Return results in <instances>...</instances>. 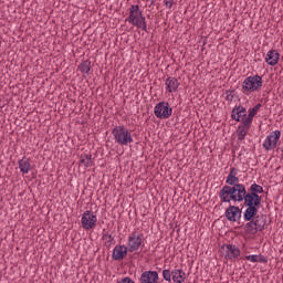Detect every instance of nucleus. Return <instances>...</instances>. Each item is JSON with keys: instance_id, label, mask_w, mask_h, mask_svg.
Returning a JSON list of instances; mask_svg holds the SVG:
<instances>
[{"instance_id": "1", "label": "nucleus", "mask_w": 283, "mask_h": 283, "mask_svg": "<svg viewBox=\"0 0 283 283\" xmlns=\"http://www.w3.org/2000/svg\"><path fill=\"white\" fill-rule=\"evenodd\" d=\"M260 193H264V187L258 184H252L244 191L241 197L243 213H260V209L262 208V196Z\"/></svg>"}, {"instance_id": "2", "label": "nucleus", "mask_w": 283, "mask_h": 283, "mask_svg": "<svg viewBox=\"0 0 283 283\" xmlns=\"http://www.w3.org/2000/svg\"><path fill=\"white\" fill-rule=\"evenodd\" d=\"M243 220L248 222L244 226V232L248 235H256L266 229V219H261L258 212L243 213Z\"/></svg>"}, {"instance_id": "3", "label": "nucleus", "mask_w": 283, "mask_h": 283, "mask_svg": "<svg viewBox=\"0 0 283 283\" xmlns=\"http://www.w3.org/2000/svg\"><path fill=\"white\" fill-rule=\"evenodd\" d=\"M244 191H247V186L244 185L223 186L219 191V198L221 202H242Z\"/></svg>"}, {"instance_id": "4", "label": "nucleus", "mask_w": 283, "mask_h": 283, "mask_svg": "<svg viewBox=\"0 0 283 283\" xmlns=\"http://www.w3.org/2000/svg\"><path fill=\"white\" fill-rule=\"evenodd\" d=\"M126 21L132 25H135V28L147 32V21L145 19V15H143V10H140V7L138 4L130 6L129 15L128 18H126Z\"/></svg>"}, {"instance_id": "5", "label": "nucleus", "mask_w": 283, "mask_h": 283, "mask_svg": "<svg viewBox=\"0 0 283 283\" xmlns=\"http://www.w3.org/2000/svg\"><path fill=\"white\" fill-rule=\"evenodd\" d=\"M112 135L114 136L115 143L125 147L127 145H132L134 143V137L132 136V132L127 129L125 126H115L112 129Z\"/></svg>"}, {"instance_id": "6", "label": "nucleus", "mask_w": 283, "mask_h": 283, "mask_svg": "<svg viewBox=\"0 0 283 283\" xmlns=\"http://www.w3.org/2000/svg\"><path fill=\"white\" fill-rule=\"evenodd\" d=\"M262 76L260 75L248 76L242 83L243 94L258 92L262 87Z\"/></svg>"}, {"instance_id": "7", "label": "nucleus", "mask_w": 283, "mask_h": 283, "mask_svg": "<svg viewBox=\"0 0 283 283\" xmlns=\"http://www.w3.org/2000/svg\"><path fill=\"white\" fill-rule=\"evenodd\" d=\"M154 114L159 120H167V118H171L174 108L169 105V102H159L154 108Z\"/></svg>"}, {"instance_id": "8", "label": "nucleus", "mask_w": 283, "mask_h": 283, "mask_svg": "<svg viewBox=\"0 0 283 283\" xmlns=\"http://www.w3.org/2000/svg\"><path fill=\"white\" fill-rule=\"evenodd\" d=\"M280 138H282V132L280 130L271 132L263 143V149H265V151H273V149H277V144L280 143Z\"/></svg>"}, {"instance_id": "9", "label": "nucleus", "mask_w": 283, "mask_h": 283, "mask_svg": "<svg viewBox=\"0 0 283 283\" xmlns=\"http://www.w3.org/2000/svg\"><path fill=\"white\" fill-rule=\"evenodd\" d=\"M219 253H221L226 260H235L240 258V248L234 244H223L219 249Z\"/></svg>"}, {"instance_id": "10", "label": "nucleus", "mask_w": 283, "mask_h": 283, "mask_svg": "<svg viewBox=\"0 0 283 283\" xmlns=\"http://www.w3.org/2000/svg\"><path fill=\"white\" fill-rule=\"evenodd\" d=\"M98 221L96 214L92 213V211L86 210L81 219V224L85 231H90L96 228V222Z\"/></svg>"}, {"instance_id": "11", "label": "nucleus", "mask_w": 283, "mask_h": 283, "mask_svg": "<svg viewBox=\"0 0 283 283\" xmlns=\"http://www.w3.org/2000/svg\"><path fill=\"white\" fill-rule=\"evenodd\" d=\"M244 207L240 208L238 206H229L226 209V218L229 222H238V220H240L242 218V214L244 212Z\"/></svg>"}, {"instance_id": "12", "label": "nucleus", "mask_w": 283, "mask_h": 283, "mask_svg": "<svg viewBox=\"0 0 283 283\" xmlns=\"http://www.w3.org/2000/svg\"><path fill=\"white\" fill-rule=\"evenodd\" d=\"M140 283H160V276L158 275V271H145L142 273L139 277Z\"/></svg>"}, {"instance_id": "13", "label": "nucleus", "mask_w": 283, "mask_h": 283, "mask_svg": "<svg viewBox=\"0 0 283 283\" xmlns=\"http://www.w3.org/2000/svg\"><path fill=\"white\" fill-rule=\"evenodd\" d=\"M231 118L235 123H243V120H247V108L241 105L233 107Z\"/></svg>"}, {"instance_id": "14", "label": "nucleus", "mask_w": 283, "mask_h": 283, "mask_svg": "<svg viewBox=\"0 0 283 283\" xmlns=\"http://www.w3.org/2000/svg\"><path fill=\"white\" fill-rule=\"evenodd\" d=\"M127 251H129V249H127L126 245H116L113 249V254L112 258L115 262H120V260H125V258H127Z\"/></svg>"}, {"instance_id": "15", "label": "nucleus", "mask_w": 283, "mask_h": 283, "mask_svg": "<svg viewBox=\"0 0 283 283\" xmlns=\"http://www.w3.org/2000/svg\"><path fill=\"white\" fill-rule=\"evenodd\" d=\"M251 122H248V119H244L241 122V124L238 126L237 129V136L238 140L242 142L244 138H247V134H249V130L251 129Z\"/></svg>"}, {"instance_id": "16", "label": "nucleus", "mask_w": 283, "mask_h": 283, "mask_svg": "<svg viewBox=\"0 0 283 283\" xmlns=\"http://www.w3.org/2000/svg\"><path fill=\"white\" fill-rule=\"evenodd\" d=\"M140 244H143V238L140 235H136V232H133L128 238V251L134 253V251H138L140 249Z\"/></svg>"}, {"instance_id": "17", "label": "nucleus", "mask_w": 283, "mask_h": 283, "mask_svg": "<svg viewBox=\"0 0 283 283\" xmlns=\"http://www.w3.org/2000/svg\"><path fill=\"white\" fill-rule=\"evenodd\" d=\"M235 185L242 184H240V178L238 177V169L235 167H232L226 178V186L235 187Z\"/></svg>"}, {"instance_id": "18", "label": "nucleus", "mask_w": 283, "mask_h": 283, "mask_svg": "<svg viewBox=\"0 0 283 283\" xmlns=\"http://www.w3.org/2000/svg\"><path fill=\"white\" fill-rule=\"evenodd\" d=\"M265 63H268V65H271L272 67H275V65L280 63V52L273 49L270 50L265 55Z\"/></svg>"}, {"instance_id": "19", "label": "nucleus", "mask_w": 283, "mask_h": 283, "mask_svg": "<svg viewBox=\"0 0 283 283\" xmlns=\"http://www.w3.org/2000/svg\"><path fill=\"white\" fill-rule=\"evenodd\" d=\"M178 87H180V83H178V78L176 77H168L166 80V90L171 94L172 92H177Z\"/></svg>"}, {"instance_id": "20", "label": "nucleus", "mask_w": 283, "mask_h": 283, "mask_svg": "<svg viewBox=\"0 0 283 283\" xmlns=\"http://www.w3.org/2000/svg\"><path fill=\"white\" fill-rule=\"evenodd\" d=\"M187 280V274L184 270H172V282L184 283Z\"/></svg>"}, {"instance_id": "21", "label": "nucleus", "mask_w": 283, "mask_h": 283, "mask_svg": "<svg viewBox=\"0 0 283 283\" xmlns=\"http://www.w3.org/2000/svg\"><path fill=\"white\" fill-rule=\"evenodd\" d=\"M81 165L84 167H94V159H92V154L84 153L80 156Z\"/></svg>"}, {"instance_id": "22", "label": "nucleus", "mask_w": 283, "mask_h": 283, "mask_svg": "<svg viewBox=\"0 0 283 283\" xmlns=\"http://www.w3.org/2000/svg\"><path fill=\"white\" fill-rule=\"evenodd\" d=\"M260 107H262V104L258 103L254 107L249 108V114L245 117V120L253 124V118H255V116H258V111L260 109Z\"/></svg>"}, {"instance_id": "23", "label": "nucleus", "mask_w": 283, "mask_h": 283, "mask_svg": "<svg viewBox=\"0 0 283 283\" xmlns=\"http://www.w3.org/2000/svg\"><path fill=\"white\" fill-rule=\"evenodd\" d=\"M18 165L21 174H28L32 169V165H30V160L28 159H20Z\"/></svg>"}, {"instance_id": "24", "label": "nucleus", "mask_w": 283, "mask_h": 283, "mask_svg": "<svg viewBox=\"0 0 283 283\" xmlns=\"http://www.w3.org/2000/svg\"><path fill=\"white\" fill-rule=\"evenodd\" d=\"M77 70L82 72V74H90V71L92 70V62L90 60L83 61L78 64Z\"/></svg>"}, {"instance_id": "25", "label": "nucleus", "mask_w": 283, "mask_h": 283, "mask_svg": "<svg viewBox=\"0 0 283 283\" xmlns=\"http://www.w3.org/2000/svg\"><path fill=\"white\" fill-rule=\"evenodd\" d=\"M172 276H174V271L169 269L163 270V277L165 282L171 283Z\"/></svg>"}, {"instance_id": "26", "label": "nucleus", "mask_w": 283, "mask_h": 283, "mask_svg": "<svg viewBox=\"0 0 283 283\" xmlns=\"http://www.w3.org/2000/svg\"><path fill=\"white\" fill-rule=\"evenodd\" d=\"M106 238H108L107 243L108 244H116V241L114 240V237L109 233H104L102 237V240H105Z\"/></svg>"}, {"instance_id": "27", "label": "nucleus", "mask_w": 283, "mask_h": 283, "mask_svg": "<svg viewBox=\"0 0 283 283\" xmlns=\"http://www.w3.org/2000/svg\"><path fill=\"white\" fill-rule=\"evenodd\" d=\"M117 283H136V282H134L132 277L125 276V277H122L120 280H117Z\"/></svg>"}, {"instance_id": "28", "label": "nucleus", "mask_w": 283, "mask_h": 283, "mask_svg": "<svg viewBox=\"0 0 283 283\" xmlns=\"http://www.w3.org/2000/svg\"><path fill=\"white\" fill-rule=\"evenodd\" d=\"M244 259L249 262H258V254L245 255Z\"/></svg>"}, {"instance_id": "29", "label": "nucleus", "mask_w": 283, "mask_h": 283, "mask_svg": "<svg viewBox=\"0 0 283 283\" xmlns=\"http://www.w3.org/2000/svg\"><path fill=\"white\" fill-rule=\"evenodd\" d=\"M258 262H261L262 264H266L269 262V258L264 256L262 254L258 255Z\"/></svg>"}, {"instance_id": "30", "label": "nucleus", "mask_w": 283, "mask_h": 283, "mask_svg": "<svg viewBox=\"0 0 283 283\" xmlns=\"http://www.w3.org/2000/svg\"><path fill=\"white\" fill-rule=\"evenodd\" d=\"M233 92H235V91L234 90L233 91H227L228 95H227L226 101H229V103H231L233 101Z\"/></svg>"}, {"instance_id": "31", "label": "nucleus", "mask_w": 283, "mask_h": 283, "mask_svg": "<svg viewBox=\"0 0 283 283\" xmlns=\"http://www.w3.org/2000/svg\"><path fill=\"white\" fill-rule=\"evenodd\" d=\"M164 4L166 6V8H174V0H164Z\"/></svg>"}, {"instance_id": "32", "label": "nucleus", "mask_w": 283, "mask_h": 283, "mask_svg": "<svg viewBox=\"0 0 283 283\" xmlns=\"http://www.w3.org/2000/svg\"><path fill=\"white\" fill-rule=\"evenodd\" d=\"M156 3V0L150 1V6H154Z\"/></svg>"}]
</instances>
